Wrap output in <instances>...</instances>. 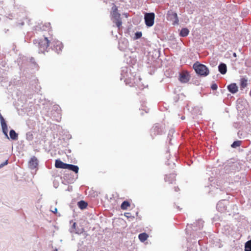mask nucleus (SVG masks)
<instances>
[{
  "instance_id": "obj_1",
  "label": "nucleus",
  "mask_w": 251,
  "mask_h": 251,
  "mask_svg": "<svg viewBox=\"0 0 251 251\" xmlns=\"http://www.w3.org/2000/svg\"><path fill=\"white\" fill-rule=\"evenodd\" d=\"M52 38V37H50L49 38L44 37L43 38L34 40L33 43L38 48L39 53H45V51H47L48 47L51 43Z\"/></svg>"
},
{
  "instance_id": "obj_2",
  "label": "nucleus",
  "mask_w": 251,
  "mask_h": 251,
  "mask_svg": "<svg viewBox=\"0 0 251 251\" xmlns=\"http://www.w3.org/2000/svg\"><path fill=\"white\" fill-rule=\"evenodd\" d=\"M193 68L196 72L200 75L206 76L209 74V70L206 66L198 62L193 65Z\"/></svg>"
},
{
  "instance_id": "obj_3",
  "label": "nucleus",
  "mask_w": 251,
  "mask_h": 251,
  "mask_svg": "<svg viewBox=\"0 0 251 251\" xmlns=\"http://www.w3.org/2000/svg\"><path fill=\"white\" fill-rule=\"evenodd\" d=\"M155 15L153 13H146L145 15V24L148 26H151L154 24Z\"/></svg>"
},
{
  "instance_id": "obj_4",
  "label": "nucleus",
  "mask_w": 251,
  "mask_h": 251,
  "mask_svg": "<svg viewBox=\"0 0 251 251\" xmlns=\"http://www.w3.org/2000/svg\"><path fill=\"white\" fill-rule=\"evenodd\" d=\"M51 44H53V50H54L57 53L59 54L62 51L63 45L60 41L52 38Z\"/></svg>"
},
{
  "instance_id": "obj_5",
  "label": "nucleus",
  "mask_w": 251,
  "mask_h": 251,
  "mask_svg": "<svg viewBox=\"0 0 251 251\" xmlns=\"http://www.w3.org/2000/svg\"><path fill=\"white\" fill-rule=\"evenodd\" d=\"M176 174L175 171L167 174L165 176V181L169 184H173L176 181Z\"/></svg>"
},
{
  "instance_id": "obj_6",
  "label": "nucleus",
  "mask_w": 251,
  "mask_h": 251,
  "mask_svg": "<svg viewBox=\"0 0 251 251\" xmlns=\"http://www.w3.org/2000/svg\"><path fill=\"white\" fill-rule=\"evenodd\" d=\"M190 79V76L186 71H183L179 75V80L182 83H187Z\"/></svg>"
},
{
  "instance_id": "obj_7",
  "label": "nucleus",
  "mask_w": 251,
  "mask_h": 251,
  "mask_svg": "<svg viewBox=\"0 0 251 251\" xmlns=\"http://www.w3.org/2000/svg\"><path fill=\"white\" fill-rule=\"evenodd\" d=\"M168 16L170 20L173 21V25H177L178 24V18L176 12H169Z\"/></svg>"
},
{
  "instance_id": "obj_8",
  "label": "nucleus",
  "mask_w": 251,
  "mask_h": 251,
  "mask_svg": "<svg viewBox=\"0 0 251 251\" xmlns=\"http://www.w3.org/2000/svg\"><path fill=\"white\" fill-rule=\"evenodd\" d=\"M51 28L50 24V23H46L44 24L41 23L38 25H36L35 29L38 30L39 28L42 30H50Z\"/></svg>"
},
{
  "instance_id": "obj_9",
  "label": "nucleus",
  "mask_w": 251,
  "mask_h": 251,
  "mask_svg": "<svg viewBox=\"0 0 251 251\" xmlns=\"http://www.w3.org/2000/svg\"><path fill=\"white\" fill-rule=\"evenodd\" d=\"M0 119L2 131L3 133L5 135V136L7 137V138H8V136L7 135L8 128L6 122L3 117L1 115H0Z\"/></svg>"
},
{
  "instance_id": "obj_10",
  "label": "nucleus",
  "mask_w": 251,
  "mask_h": 251,
  "mask_svg": "<svg viewBox=\"0 0 251 251\" xmlns=\"http://www.w3.org/2000/svg\"><path fill=\"white\" fill-rule=\"evenodd\" d=\"M28 165L30 168L33 169L36 168L38 165V160L36 157L33 156L31 158L28 162Z\"/></svg>"
},
{
  "instance_id": "obj_11",
  "label": "nucleus",
  "mask_w": 251,
  "mask_h": 251,
  "mask_svg": "<svg viewBox=\"0 0 251 251\" xmlns=\"http://www.w3.org/2000/svg\"><path fill=\"white\" fill-rule=\"evenodd\" d=\"M228 91L232 94L236 93L238 88L236 83H231L227 86Z\"/></svg>"
},
{
  "instance_id": "obj_12",
  "label": "nucleus",
  "mask_w": 251,
  "mask_h": 251,
  "mask_svg": "<svg viewBox=\"0 0 251 251\" xmlns=\"http://www.w3.org/2000/svg\"><path fill=\"white\" fill-rule=\"evenodd\" d=\"M67 164L60 160L57 159L55 160V167L57 168L66 169Z\"/></svg>"
},
{
  "instance_id": "obj_13",
  "label": "nucleus",
  "mask_w": 251,
  "mask_h": 251,
  "mask_svg": "<svg viewBox=\"0 0 251 251\" xmlns=\"http://www.w3.org/2000/svg\"><path fill=\"white\" fill-rule=\"evenodd\" d=\"M113 6L112 8V12L111 13L112 16L114 19H117V18H120V14L118 12V8L115 5L113 4Z\"/></svg>"
},
{
  "instance_id": "obj_14",
  "label": "nucleus",
  "mask_w": 251,
  "mask_h": 251,
  "mask_svg": "<svg viewBox=\"0 0 251 251\" xmlns=\"http://www.w3.org/2000/svg\"><path fill=\"white\" fill-rule=\"evenodd\" d=\"M66 169L72 171L76 174L78 173L79 170V168L77 166L68 164H67Z\"/></svg>"
},
{
  "instance_id": "obj_15",
  "label": "nucleus",
  "mask_w": 251,
  "mask_h": 251,
  "mask_svg": "<svg viewBox=\"0 0 251 251\" xmlns=\"http://www.w3.org/2000/svg\"><path fill=\"white\" fill-rule=\"evenodd\" d=\"M248 85V79L245 77H242L240 80V87L241 90L245 88Z\"/></svg>"
},
{
  "instance_id": "obj_16",
  "label": "nucleus",
  "mask_w": 251,
  "mask_h": 251,
  "mask_svg": "<svg viewBox=\"0 0 251 251\" xmlns=\"http://www.w3.org/2000/svg\"><path fill=\"white\" fill-rule=\"evenodd\" d=\"M219 72L223 75L225 74L226 72V66L225 64L221 63L219 65Z\"/></svg>"
},
{
  "instance_id": "obj_17",
  "label": "nucleus",
  "mask_w": 251,
  "mask_h": 251,
  "mask_svg": "<svg viewBox=\"0 0 251 251\" xmlns=\"http://www.w3.org/2000/svg\"><path fill=\"white\" fill-rule=\"evenodd\" d=\"M151 130L152 132H154V135L160 134L162 132L161 128L157 125L154 126Z\"/></svg>"
},
{
  "instance_id": "obj_18",
  "label": "nucleus",
  "mask_w": 251,
  "mask_h": 251,
  "mask_svg": "<svg viewBox=\"0 0 251 251\" xmlns=\"http://www.w3.org/2000/svg\"><path fill=\"white\" fill-rule=\"evenodd\" d=\"M149 235L146 233H142L139 235V239L142 242L147 240Z\"/></svg>"
},
{
  "instance_id": "obj_19",
  "label": "nucleus",
  "mask_w": 251,
  "mask_h": 251,
  "mask_svg": "<svg viewBox=\"0 0 251 251\" xmlns=\"http://www.w3.org/2000/svg\"><path fill=\"white\" fill-rule=\"evenodd\" d=\"M9 135H10L11 139L12 140H17L18 139V134L16 133V132L13 129H11L10 131Z\"/></svg>"
},
{
  "instance_id": "obj_20",
  "label": "nucleus",
  "mask_w": 251,
  "mask_h": 251,
  "mask_svg": "<svg viewBox=\"0 0 251 251\" xmlns=\"http://www.w3.org/2000/svg\"><path fill=\"white\" fill-rule=\"evenodd\" d=\"M130 206V203L128 201H124L121 205V208L123 210H126Z\"/></svg>"
},
{
  "instance_id": "obj_21",
  "label": "nucleus",
  "mask_w": 251,
  "mask_h": 251,
  "mask_svg": "<svg viewBox=\"0 0 251 251\" xmlns=\"http://www.w3.org/2000/svg\"><path fill=\"white\" fill-rule=\"evenodd\" d=\"M189 33V30L186 28H183L181 30L180 35L182 37L187 36Z\"/></svg>"
},
{
  "instance_id": "obj_22",
  "label": "nucleus",
  "mask_w": 251,
  "mask_h": 251,
  "mask_svg": "<svg viewBox=\"0 0 251 251\" xmlns=\"http://www.w3.org/2000/svg\"><path fill=\"white\" fill-rule=\"evenodd\" d=\"M87 203L83 201H81L78 202V206L81 209H85L87 206Z\"/></svg>"
},
{
  "instance_id": "obj_23",
  "label": "nucleus",
  "mask_w": 251,
  "mask_h": 251,
  "mask_svg": "<svg viewBox=\"0 0 251 251\" xmlns=\"http://www.w3.org/2000/svg\"><path fill=\"white\" fill-rule=\"evenodd\" d=\"M245 251H251V240L247 241L245 245Z\"/></svg>"
},
{
  "instance_id": "obj_24",
  "label": "nucleus",
  "mask_w": 251,
  "mask_h": 251,
  "mask_svg": "<svg viewBox=\"0 0 251 251\" xmlns=\"http://www.w3.org/2000/svg\"><path fill=\"white\" fill-rule=\"evenodd\" d=\"M114 23H115L116 25V26L119 28H120V27L122 25V20L120 18H117V19H114Z\"/></svg>"
},
{
  "instance_id": "obj_25",
  "label": "nucleus",
  "mask_w": 251,
  "mask_h": 251,
  "mask_svg": "<svg viewBox=\"0 0 251 251\" xmlns=\"http://www.w3.org/2000/svg\"><path fill=\"white\" fill-rule=\"evenodd\" d=\"M241 141H234L231 145V147L233 148H236L238 147H239L241 145Z\"/></svg>"
},
{
  "instance_id": "obj_26",
  "label": "nucleus",
  "mask_w": 251,
  "mask_h": 251,
  "mask_svg": "<svg viewBox=\"0 0 251 251\" xmlns=\"http://www.w3.org/2000/svg\"><path fill=\"white\" fill-rule=\"evenodd\" d=\"M125 216L127 218H131L132 219L134 218V217L133 216H132L131 214L129 212L125 213Z\"/></svg>"
},
{
  "instance_id": "obj_27",
  "label": "nucleus",
  "mask_w": 251,
  "mask_h": 251,
  "mask_svg": "<svg viewBox=\"0 0 251 251\" xmlns=\"http://www.w3.org/2000/svg\"><path fill=\"white\" fill-rule=\"evenodd\" d=\"M142 36V32H137L135 33V38L139 39L141 38Z\"/></svg>"
},
{
  "instance_id": "obj_28",
  "label": "nucleus",
  "mask_w": 251,
  "mask_h": 251,
  "mask_svg": "<svg viewBox=\"0 0 251 251\" xmlns=\"http://www.w3.org/2000/svg\"><path fill=\"white\" fill-rule=\"evenodd\" d=\"M211 88L212 90H216L217 89L218 86L216 84L214 83L211 85Z\"/></svg>"
},
{
  "instance_id": "obj_29",
  "label": "nucleus",
  "mask_w": 251,
  "mask_h": 251,
  "mask_svg": "<svg viewBox=\"0 0 251 251\" xmlns=\"http://www.w3.org/2000/svg\"><path fill=\"white\" fill-rule=\"evenodd\" d=\"M8 160H6L3 163L0 165V168L3 167L4 165L7 164Z\"/></svg>"
},
{
  "instance_id": "obj_30",
  "label": "nucleus",
  "mask_w": 251,
  "mask_h": 251,
  "mask_svg": "<svg viewBox=\"0 0 251 251\" xmlns=\"http://www.w3.org/2000/svg\"><path fill=\"white\" fill-rule=\"evenodd\" d=\"M174 190L176 192H178L180 190L178 186H175L174 187Z\"/></svg>"
},
{
  "instance_id": "obj_31",
  "label": "nucleus",
  "mask_w": 251,
  "mask_h": 251,
  "mask_svg": "<svg viewBox=\"0 0 251 251\" xmlns=\"http://www.w3.org/2000/svg\"><path fill=\"white\" fill-rule=\"evenodd\" d=\"M51 211L54 213H56L57 211V209L56 208H54L53 210H51Z\"/></svg>"
},
{
  "instance_id": "obj_32",
  "label": "nucleus",
  "mask_w": 251,
  "mask_h": 251,
  "mask_svg": "<svg viewBox=\"0 0 251 251\" xmlns=\"http://www.w3.org/2000/svg\"><path fill=\"white\" fill-rule=\"evenodd\" d=\"M53 251H58L57 249H55V250H54Z\"/></svg>"
},
{
  "instance_id": "obj_33",
  "label": "nucleus",
  "mask_w": 251,
  "mask_h": 251,
  "mask_svg": "<svg viewBox=\"0 0 251 251\" xmlns=\"http://www.w3.org/2000/svg\"><path fill=\"white\" fill-rule=\"evenodd\" d=\"M233 55H234V56H236V53H234L233 54Z\"/></svg>"
},
{
  "instance_id": "obj_34",
  "label": "nucleus",
  "mask_w": 251,
  "mask_h": 251,
  "mask_svg": "<svg viewBox=\"0 0 251 251\" xmlns=\"http://www.w3.org/2000/svg\"><path fill=\"white\" fill-rule=\"evenodd\" d=\"M21 24V25H24V23L22 22Z\"/></svg>"
}]
</instances>
